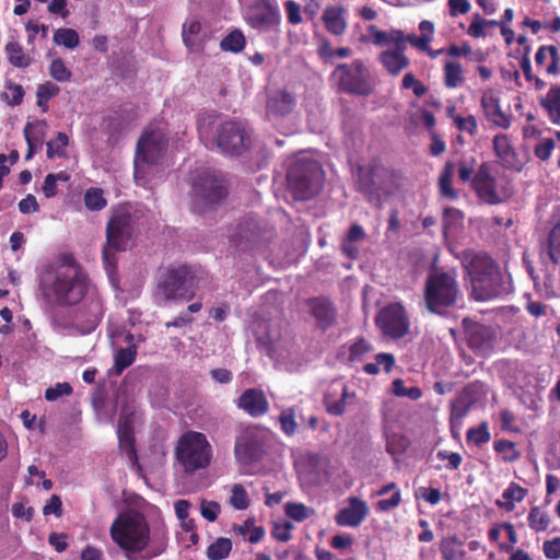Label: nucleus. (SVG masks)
<instances>
[{"instance_id": "obj_64", "label": "nucleus", "mask_w": 560, "mask_h": 560, "mask_svg": "<svg viewBox=\"0 0 560 560\" xmlns=\"http://www.w3.org/2000/svg\"><path fill=\"white\" fill-rule=\"evenodd\" d=\"M542 551L547 559H560V537H556L551 540H546L542 545Z\"/></svg>"}, {"instance_id": "obj_54", "label": "nucleus", "mask_w": 560, "mask_h": 560, "mask_svg": "<svg viewBox=\"0 0 560 560\" xmlns=\"http://www.w3.org/2000/svg\"><path fill=\"white\" fill-rule=\"evenodd\" d=\"M85 207L91 211H100L106 206V199L103 196V190L98 188H91L84 196Z\"/></svg>"}, {"instance_id": "obj_40", "label": "nucleus", "mask_w": 560, "mask_h": 560, "mask_svg": "<svg viewBox=\"0 0 560 560\" xmlns=\"http://www.w3.org/2000/svg\"><path fill=\"white\" fill-rule=\"evenodd\" d=\"M444 84L448 89H455L464 82L462 66L456 61H447L443 67Z\"/></svg>"}, {"instance_id": "obj_37", "label": "nucleus", "mask_w": 560, "mask_h": 560, "mask_svg": "<svg viewBox=\"0 0 560 560\" xmlns=\"http://www.w3.org/2000/svg\"><path fill=\"white\" fill-rule=\"evenodd\" d=\"M462 541L456 536H448L441 540L440 552L444 560H457L465 556V551L460 548Z\"/></svg>"}, {"instance_id": "obj_25", "label": "nucleus", "mask_w": 560, "mask_h": 560, "mask_svg": "<svg viewBox=\"0 0 560 560\" xmlns=\"http://www.w3.org/2000/svg\"><path fill=\"white\" fill-rule=\"evenodd\" d=\"M257 240V225L253 221H244L237 224L230 235V243L240 250L250 249Z\"/></svg>"}, {"instance_id": "obj_12", "label": "nucleus", "mask_w": 560, "mask_h": 560, "mask_svg": "<svg viewBox=\"0 0 560 560\" xmlns=\"http://www.w3.org/2000/svg\"><path fill=\"white\" fill-rule=\"evenodd\" d=\"M472 186L479 198L489 205L501 203L513 194L508 182L499 188L498 180L491 175L490 167L486 163L481 164L475 174Z\"/></svg>"}, {"instance_id": "obj_21", "label": "nucleus", "mask_w": 560, "mask_h": 560, "mask_svg": "<svg viewBox=\"0 0 560 560\" xmlns=\"http://www.w3.org/2000/svg\"><path fill=\"white\" fill-rule=\"evenodd\" d=\"M410 329V319L407 311L400 303L387 304V337L400 339Z\"/></svg>"}, {"instance_id": "obj_38", "label": "nucleus", "mask_w": 560, "mask_h": 560, "mask_svg": "<svg viewBox=\"0 0 560 560\" xmlns=\"http://www.w3.org/2000/svg\"><path fill=\"white\" fill-rule=\"evenodd\" d=\"M454 174V164L447 162L439 177V189L441 196L450 200H455L458 197L457 191L452 187V178Z\"/></svg>"}, {"instance_id": "obj_42", "label": "nucleus", "mask_w": 560, "mask_h": 560, "mask_svg": "<svg viewBox=\"0 0 560 560\" xmlns=\"http://www.w3.org/2000/svg\"><path fill=\"white\" fill-rule=\"evenodd\" d=\"M527 521L528 526L537 533L547 530L550 525V516L548 512L539 506L530 509Z\"/></svg>"}, {"instance_id": "obj_4", "label": "nucleus", "mask_w": 560, "mask_h": 560, "mask_svg": "<svg viewBox=\"0 0 560 560\" xmlns=\"http://www.w3.org/2000/svg\"><path fill=\"white\" fill-rule=\"evenodd\" d=\"M113 541L125 552L136 553L144 550L150 542V527L139 512H127L117 516L110 525Z\"/></svg>"}, {"instance_id": "obj_29", "label": "nucleus", "mask_w": 560, "mask_h": 560, "mask_svg": "<svg viewBox=\"0 0 560 560\" xmlns=\"http://www.w3.org/2000/svg\"><path fill=\"white\" fill-rule=\"evenodd\" d=\"M294 106V95L287 91H280L269 97L267 102V113L273 116H285L293 110Z\"/></svg>"}, {"instance_id": "obj_13", "label": "nucleus", "mask_w": 560, "mask_h": 560, "mask_svg": "<svg viewBox=\"0 0 560 560\" xmlns=\"http://www.w3.org/2000/svg\"><path fill=\"white\" fill-rule=\"evenodd\" d=\"M384 177L385 171L380 164L361 165L358 167V189L376 207L382 205Z\"/></svg>"}, {"instance_id": "obj_7", "label": "nucleus", "mask_w": 560, "mask_h": 560, "mask_svg": "<svg viewBox=\"0 0 560 560\" xmlns=\"http://www.w3.org/2000/svg\"><path fill=\"white\" fill-rule=\"evenodd\" d=\"M175 457L185 474L191 475L209 467L212 447L201 432L187 431L178 440Z\"/></svg>"}, {"instance_id": "obj_61", "label": "nucleus", "mask_w": 560, "mask_h": 560, "mask_svg": "<svg viewBox=\"0 0 560 560\" xmlns=\"http://www.w3.org/2000/svg\"><path fill=\"white\" fill-rule=\"evenodd\" d=\"M360 40L376 46H383L385 44V32L378 31L375 26L371 25L366 28L365 33L361 35Z\"/></svg>"}, {"instance_id": "obj_27", "label": "nucleus", "mask_w": 560, "mask_h": 560, "mask_svg": "<svg viewBox=\"0 0 560 560\" xmlns=\"http://www.w3.org/2000/svg\"><path fill=\"white\" fill-rule=\"evenodd\" d=\"M349 397L345 384H334L324 396V405L329 415L341 416L346 411V399Z\"/></svg>"}, {"instance_id": "obj_57", "label": "nucleus", "mask_w": 560, "mask_h": 560, "mask_svg": "<svg viewBox=\"0 0 560 560\" xmlns=\"http://www.w3.org/2000/svg\"><path fill=\"white\" fill-rule=\"evenodd\" d=\"M47 124L43 120L27 122L24 128L25 140H39L46 137Z\"/></svg>"}, {"instance_id": "obj_62", "label": "nucleus", "mask_w": 560, "mask_h": 560, "mask_svg": "<svg viewBox=\"0 0 560 560\" xmlns=\"http://www.w3.org/2000/svg\"><path fill=\"white\" fill-rule=\"evenodd\" d=\"M292 529L293 525L290 522H284L282 524L275 523L271 530V535L278 541L287 542L292 538Z\"/></svg>"}, {"instance_id": "obj_2", "label": "nucleus", "mask_w": 560, "mask_h": 560, "mask_svg": "<svg viewBox=\"0 0 560 560\" xmlns=\"http://www.w3.org/2000/svg\"><path fill=\"white\" fill-rule=\"evenodd\" d=\"M471 283V296L476 301H490L512 292L510 276L501 271L495 260L486 253L467 257L465 266Z\"/></svg>"}, {"instance_id": "obj_32", "label": "nucleus", "mask_w": 560, "mask_h": 560, "mask_svg": "<svg viewBox=\"0 0 560 560\" xmlns=\"http://www.w3.org/2000/svg\"><path fill=\"white\" fill-rule=\"evenodd\" d=\"M342 13V9L338 7H328L325 10L323 20L331 34L340 35L345 32L347 23Z\"/></svg>"}, {"instance_id": "obj_14", "label": "nucleus", "mask_w": 560, "mask_h": 560, "mask_svg": "<svg viewBox=\"0 0 560 560\" xmlns=\"http://www.w3.org/2000/svg\"><path fill=\"white\" fill-rule=\"evenodd\" d=\"M265 454L264 442L254 429L243 430L235 440L234 456L242 465L259 462Z\"/></svg>"}, {"instance_id": "obj_33", "label": "nucleus", "mask_w": 560, "mask_h": 560, "mask_svg": "<svg viewBox=\"0 0 560 560\" xmlns=\"http://www.w3.org/2000/svg\"><path fill=\"white\" fill-rule=\"evenodd\" d=\"M542 108L547 112L550 120L555 124L560 122V86L551 88L540 100Z\"/></svg>"}, {"instance_id": "obj_17", "label": "nucleus", "mask_w": 560, "mask_h": 560, "mask_svg": "<svg viewBox=\"0 0 560 560\" xmlns=\"http://www.w3.org/2000/svg\"><path fill=\"white\" fill-rule=\"evenodd\" d=\"M498 158L508 168L521 171L529 160V147L525 142H492Z\"/></svg>"}, {"instance_id": "obj_10", "label": "nucleus", "mask_w": 560, "mask_h": 560, "mask_svg": "<svg viewBox=\"0 0 560 560\" xmlns=\"http://www.w3.org/2000/svg\"><path fill=\"white\" fill-rule=\"evenodd\" d=\"M133 234L132 218L129 213L115 214L106 225V244L102 252L105 270L112 275L117 269L115 253L125 252Z\"/></svg>"}, {"instance_id": "obj_16", "label": "nucleus", "mask_w": 560, "mask_h": 560, "mask_svg": "<svg viewBox=\"0 0 560 560\" xmlns=\"http://www.w3.org/2000/svg\"><path fill=\"white\" fill-rule=\"evenodd\" d=\"M182 37L185 46L194 52L203 50L206 43L212 37V31L207 23L197 16H189L183 24Z\"/></svg>"}, {"instance_id": "obj_26", "label": "nucleus", "mask_w": 560, "mask_h": 560, "mask_svg": "<svg viewBox=\"0 0 560 560\" xmlns=\"http://www.w3.org/2000/svg\"><path fill=\"white\" fill-rule=\"evenodd\" d=\"M117 435L119 440V446L124 448L128 457L138 463L137 451L135 447L133 436V420L131 415L124 416L119 419L117 425Z\"/></svg>"}, {"instance_id": "obj_3", "label": "nucleus", "mask_w": 560, "mask_h": 560, "mask_svg": "<svg viewBox=\"0 0 560 560\" xmlns=\"http://www.w3.org/2000/svg\"><path fill=\"white\" fill-rule=\"evenodd\" d=\"M325 172L322 164L310 156L301 154L290 162L287 170V185L296 200H310L324 187Z\"/></svg>"}, {"instance_id": "obj_55", "label": "nucleus", "mask_w": 560, "mask_h": 560, "mask_svg": "<svg viewBox=\"0 0 560 560\" xmlns=\"http://www.w3.org/2000/svg\"><path fill=\"white\" fill-rule=\"evenodd\" d=\"M49 74L58 82H68L71 79V71L66 67L60 58H56L49 66Z\"/></svg>"}, {"instance_id": "obj_23", "label": "nucleus", "mask_w": 560, "mask_h": 560, "mask_svg": "<svg viewBox=\"0 0 560 560\" xmlns=\"http://www.w3.org/2000/svg\"><path fill=\"white\" fill-rule=\"evenodd\" d=\"M368 514V506L364 501L358 498L349 499V506L341 509L335 516L339 526H359Z\"/></svg>"}, {"instance_id": "obj_8", "label": "nucleus", "mask_w": 560, "mask_h": 560, "mask_svg": "<svg viewBox=\"0 0 560 560\" xmlns=\"http://www.w3.org/2000/svg\"><path fill=\"white\" fill-rule=\"evenodd\" d=\"M459 292L454 271L434 269L425 280L423 296L428 310L441 314L443 310L456 304Z\"/></svg>"}, {"instance_id": "obj_30", "label": "nucleus", "mask_w": 560, "mask_h": 560, "mask_svg": "<svg viewBox=\"0 0 560 560\" xmlns=\"http://www.w3.org/2000/svg\"><path fill=\"white\" fill-rule=\"evenodd\" d=\"M125 341L129 343L127 348L119 349L115 354L114 369L117 375H120L136 360L137 346L133 343V335L128 332Z\"/></svg>"}, {"instance_id": "obj_39", "label": "nucleus", "mask_w": 560, "mask_h": 560, "mask_svg": "<svg viewBox=\"0 0 560 560\" xmlns=\"http://www.w3.org/2000/svg\"><path fill=\"white\" fill-rule=\"evenodd\" d=\"M547 255L553 265L560 267V220L548 232Z\"/></svg>"}, {"instance_id": "obj_51", "label": "nucleus", "mask_w": 560, "mask_h": 560, "mask_svg": "<svg viewBox=\"0 0 560 560\" xmlns=\"http://www.w3.org/2000/svg\"><path fill=\"white\" fill-rule=\"evenodd\" d=\"M373 351V347L364 339L359 338L349 349V361L352 363L362 362Z\"/></svg>"}, {"instance_id": "obj_46", "label": "nucleus", "mask_w": 560, "mask_h": 560, "mask_svg": "<svg viewBox=\"0 0 560 560\" xmlns=\"http://www.w3.org/2000/svg\"><path fill=\"white\" fill-rule=\"evenodd\" d=\"M54 42L57 45L65 46L66 48L73 49L80 43V37L73 28L61 27L54 34Z\"/></svg>"}, {"instance_id": "obj_22", "label": "nucleus", "mask_w": 560, "mask_h": 560, "mask_svg": "<svg viewBox=\"0 0 560 560\" xmlns=\"http://www.w3.org/2000/svg\"><path fill=\"white\" fill-rule=\"evenodd\" d=\"M481 385L478 382L467 384L451 404L452 418L463 419L480 397Z\"/></svg>"}, {"instance_id": "obj_1", "label": "nucleus", "mask_w": 560, "mask_h": 560, "mask_svg": "<svg viewBox=\"0 0 560 560\" xmlns=\"http://www.w3.org/2000/svg\"><path fill=\"white\" fill-rule=\"evenodd\" d=\"M42 291L51 303L75 305L88 292V277L71 257L43 276Z\"/></svg>"}, {"instance_id": "obj_44", "label": "nucleus", "mask_w": 560, "mask_h": 560, "mask_svg": "<svg viewBox=\"0 0 560 560\" xmlns=\"http://www.w3.org/2000/svg\"><path fill=\"white\" fill-rule=\"evenodd\" d=\"M246 39L244 34L240 30H234L221 40L220 48L223 51L237 54L244 49Z\"/></svg>"}, {"instance_id": "obj_58", "label": "nucleus", "mask_w": 560, "mask_h": 560, "mask_svg": "<svg viewBox=\"0 0 560 560\" xmlns=\"http://www.w3.org/2000/svg\"><path fill=\"white\" fill-rule=\"evenodd\" d=\"M24 90L20 84L9 83L5 86V91L2 97L8 104L15 106L20 105L23 101Z\"/></svg>"}, {"instance_id": "obj_49", "label": "nucleus", "mask_w": 560, "mask_h": 560, "mask_svg": "<svg viewBox=\"0 0 560 560\" xmlns=\"http://www.w3.org/2000/svg\"><path fill=\"white\" fill-rule=\"evenodd\" d=\"M281 431L288 435L292 436L296 433L299 424L295 420V410L294 408H285L281 411L278 418Z\"/></svg>"}, {"instance_id": "obj_15", "label": "nucleus", "mask_w": 560, "mask_h": 560, "mask_svg": "<svg viewBox=\"0 0 560 560\" xmlns=\"http://www.w3.org/2000/svg\"><path fill=\"white\" fill-rule=\"evenodd\" d=\"M246 22L260 32L276 30L280 23V13L277 7L268 0H256L246 9Z\"/></svg>"}, {"instance_id": "obj_34", "label": "nucleus", "mask_w": 560, "mask_h": 560, "mask_svg": "<svg viewBox=\"0 0 560 560\" xmlns=\"http://www.w3.org/2000/svg\"><path fill=\"white\" fill-rule=\"evenodd\" d=\"M527 494V489L521 487L516 482H511L508 488L503 491L502 498L505 500L504 502L497 501V505L503 508L508 512H511L515 509V502H521Z\"/></svg>"}, {"instance_id": "obj_60", "label": "nucleus", "mask_w": 560, "mask_h": 560, "mask_svg": "<svg viewBox=\"0 0 560 560\" xmlns=\"http://www.w3.org/2000/svg\"><path fill=\"white\" fill-rule=\"evenodd\" d=\"M401 85L404 89H412L417 97H421L427 93V86L421 81L417 80L411 72L404 75Z\"/></svg>"}, {"instance_id": "obj_20", "label": "nucleus", "mask_w": 560, "mask_h": 560, "mask_svg": "<svg viewBox=\"0 0 560 560\" xmlns=\"http://www.w3.org/2000/svg\"><path fill=\"white\" fill-rule=\"evenodd\" d=\"M236 406L253 418H259L269 410V402L264 392L256 388L245 389L238 397Z\"/></svg>"}, {"instance_id": "obj_28", "label": "nucleus", "mask_w": 560, "mask_h": 560, "mask_svg": "<svg viewBox=\"0 0 560 560\" xmlns=\"http://www.w3.org/2000/svg\"><path fill=\"white\" fill-rule=\"evenodd\" d=\"M166 144L167 142H137L136 164L140 161L151 165L159 164L166 151Z\"/></svg>"}, {"instance_id": "obj_59", "label": "nucleus", "mask_w": 560, "mask_h": 560, "mask_svg": "<svg viewBox=\"0 0 560 560\" xmlns=\"http://www.w3.org/2000/svg\"><path fill=\"white\" fill-rule=\"evenodd\" d=\"M72 387L69 383H57L55 386L48 387L45 392V398L48 401H55L62 396H69Z\"/></svg>"}, {"instance_id": "obj_36", "label": "nucleus", "mask_w": 560, "mask_h": 560, "mask_svg": "<svg viewBox=\"0 0 560 560\" xmlns=\"http://www.w3.org/2000/svg\"><path fill=\"white\" fill-rule=\"evenodd\" d=\"M9 62L16 68H27L32 63V58L24 54L22 46L10 40L4 47Z\"/></svg>"}, {"instance_id": "obj_41", "label": "nucleus", "mask_w": 560, "mask_h": 560, "mask_svg": "<svg viewBox=\"0 0 560 560\" xmlns=\"http://www.w3.org/2000/svg\"><path fill=\"white\" fill-rule=\"evenodd\" d=\"M206 148L229 156H237L248 150L246 142H207Z\"/></svg>"}, {"instance_id": "obj_24", "label": "nucleus", "mask_w": 560, "mask_h": 560, "mask_svg": "<svg viewBox=\"0 0 560 560\" xmlns=\"http://www.w3.org/2000/svg\"><path fill=\"white\" fill-rule=\"evenodd\" d=\"M481 107L487 119L502 128H508L510 125L509 118L502 112L500 100L492 90H487L481 96Z\"/></svg>"}, {"instance_id": "obj_50", "label": "nucleus", "mask_w": 560, "mask_h": 560, "mask_svg": "<svg viewBox=\"0 0 560 560\" xmlns=\"http://www.w3.org/2000/svg\"><path fill=\"white\" fill-rule=\"evenodd\" d=\"M59 91H60L59 86L52 82L48 81V82L40 84L37 88V92H36L37 106L43 108V110H47V108H48L47 102L51 97L56 96L59 93Z\"/></svg>"}, {"instance_id": "obj_52", "label": "nucleus", "mask_w": 560, "mask_h": 560, "mask_svg": "<svg viewBox=\"0 0 560 560\" xmlns=\"http://www.w3.org/2000/svg\"><path fill=\"white\" fill-rule=\"evenodd\" d=\"M493 448L497 453L502 454L504 462H515L521 454L516 451V444L509 440H499L494 442Z\"/></svg>"}, {"instance_id": "obj_48", "label": "nucleus", "mask_w": 560, "mask_h": 560, "mask_svg": "<svg viewBox=\"0 0 560 560\" xmlns=\"http://www.w3.org/2000/svg\"><path fill=\"white\" fill-rule=\"evenodd\" d=\"M392 393L397 397H406L410 400H419L422 397V390L418 386L406 387L401 378H396L392 383Z\"/></svg>"}, {"instance_id": "obj_18", "label": "nucleus", "mask_w": 560, "mask_h": 560, "mask_svg": "<svg viewBox=\"0 0 560 560\" xmlns=\"http://www.w3.org/2000/svg\"><path fill=\"white\" fill-rule=\"evenodd\" d=\"M310 314L316 322V327L326 332L337 322V308L326 296H314L306 301Z\"/></svg>"}, {"instance_id": "obj_45", "label": "nucleus", "mask_w": 560, "mask_h": 560, "mask_svg": "<svg viewBox=\"0 0 560 560\" xmlns=\"http://www.w3.org/2000/svg\"><path fill=\"white\" fill-rule=\"evenodd\" d=\"M232 550V541L229 538L220 537L207 549V557L210 560H223L229 557Z\"/></svg>"}, {"instance_id": "obj_31", "label": "nucleus", "mask_w": 560, "mask_h": 560, "mask_svg": "<svg viewBox=\"0 0 560 560\" xmlns=\"http://www.w3.org/2000/svg\"><path fill=\"white\" fill-rule=\"evenodd\" d=\"M446 116L452 120L453 126L460 132L467 133L469 137H474L477 132L478 125L474 115L469 114L463 116L457 114L456 106L454 104L448 105L446 108Z\"/></svg>"}, {"instance_id": "obj_9", "label": "nucleus", "mask_w": 560, "mask_h": 560, "mask_svg": "<svg viewBox=\"0 0 560 560\" xmlns=\"http://www.w3.org/2000/svg\"><path fill=\"white\" fill-rule=\"evenodd\" d=\"M330 81L338 92L368 96L373 93L376 81L361 60L341 63L330 74Z\"/></svg>"}, {"instance_id": "obj_43", "label": "nucleus", "mask_w": 560, "mask_h": 560, "mask_svg": "<svg viewBox=\"0 0 560 560\" xmlns=\"http://www.w3.org/2000/svg\"><path fill=\"white\" fill-rule=\"evenodd\" d=\"M409 66V59L404 54V48L396 46L394 51L387 50V72L398 74L402 69Z\"/></svg>"}, {"instance_id": "obj_63", "label": "nucleus", "mask_w": 560, "mask_h": 560, "mask_svg": "<svg viewBox=\"0 0 560 560\" xmlns=\"http://www.w3.org/2000/svg\"><path fill=\"white\" fill-rule=\"evenodd\" d=\"M221 512V506L215 501L203 500L201 502V515L209 522H214Z\"/></svg>"}, {"instance_id": "obj_53", "label": "nucleus", "mask_w": 560, "mask_h": 560, "mask_svg": "<svg viewBox=\"0 0 560 560\" xmlns=\"http://www.w3.org/2000/svg\"><path fill=\"white\" fill-rule=\"evenodd\" d=\"M231 505L236 510H246L249 506V499L245 488L241 483H235L231 490Z\"/></svg>"}, {"instance_id": "obj_5", "label": "nucleus", "mask_w": 560, "mask_h": 560, "mask_svg": "<svg viewBox=\"0 0 560 560\" xmlns=\"http://www.w3.org/2000/svg\"><path fill=\"white\" fill-rule=\"evenodd\" d=\"M226 182L221 172L205 168L191 183L192 210L199 214L217 209L228 197Z\"/></svg>"}, {"instance_id": "obj_11", "label": "nucleus", "mask_w": 560, "mask_h": 560, "mask_svg": "<svg viewBox=\"0 0 560 560\" xmlns=\"http://www.w3.org/2000/svg\"><path fill=\"white\" fill-rule=\"evenodd\" d=\"M197 127L200 137H209L210 131L215 129V140H246L250 137L245 122L236 120L222 121L221 117L214 113L200 114Z\"/></svg>"}, {"instance_id": "obj_19", "label": "nucleus", "mask_w": 560, "mask_h": 560, "mask_svg": "<svg viewBox=\"0 0 560 560\" xmlns=\"http://www.w3.org/2000/svg\"><path fill=\"white\" fill-rule=\"evenodd\" d=\"M103 317V305L98 300H90L75 311L74 324L82 334L92 332Z\"/></svg>"}, {"instance_id": "obj_47", "label": "nucleus", "mask_w": 560, "mask_h": 560, "mask_svg": "<svg viewBox=\"0 0 560 560\" xmlns=\"http://www.w3.org/2000/svg\"><path fill=\"white\" fill-rule=\"evenodd\" d=\"M491 439L488 423L481 422L476 428H469L466 432V440L468 443H472L476 446H481L488 443Z\"/></svg>"}, {"instance_id": "obj_6", "label": "nucleus", "mask_w": 560, "mask_h": 560, "mask_svg": "<svg viewBox=\"0 0 560 560\" xmlns=\"http://www.w3.org/2000/svg\"><path fill=\"white\" fill-rule=\"evenodd\" d=\"M155 295L170 301H190L195 298V275L187 265L160 267L155 276Z\"/></svg>"}, {"instance_id": "obj_56", "label": "nucleus", "mask_w": 560, "mask_h": 560, "mask_svg": "<svg viewBox=\"0 0 560 560\" xmlns=\"http://www.w3.org/2000/svg\"><path fill=\"white\" fill-rule=\"evenodd\" d=\"M287 516L296 522H303L310 517L311 513L306 505L303 503L288 502L284 505Z\"/></svg>"}, {"instance_id": "obj_35", "label": "nucleus", "mask_w": 560, "mask_h": 560, "mask_svg": "<svg viewBox=\"0 0 560 560\" xmlns=\"http://www.w3.org/2000/svg\"><path fill=\"white\" fill-rule=\"evenodd\" d=\"M546 52H549L551 59L550 63L546 68V71L548 74H557L559 72L560 55L556 46L547 45L539 47L535 54V62L537 66H542L547 58Z\"/></svg>"}]
</instances>
